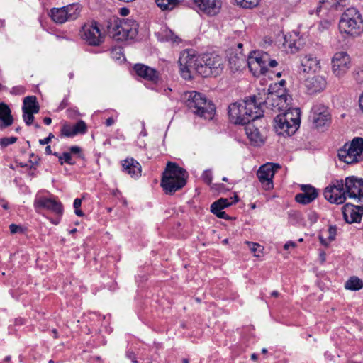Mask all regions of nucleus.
Segmentation results:
<instances>
[{"instance_id":"26","label":"nucleus","mask_w":363,"mask_h":363,"mask_svg":"<svg viewBox=\"0 0 363 363\" xmlns=\"http://www.w3.org/2000/svg\"><path fill=\"white\" fill-rule=\"evenodd\" d=\"M0 128L4 129L12 125L13 118L9 106L4 102L0 103Z\"/></svg>"},{"instance_id":"58","label":"nucleus","mask_w":363,"mask_h":363,"mask_svg":"<svg viewBox=\"0 0 363 363\" xmlns=\"http://www.w3.org/2000/svg\"><path fill=\"white\" fill-rule=\"evenodd\" d=\"M128 13V10L125 8H123L121 9V13L123 16H126Z\"/></svg>"},{"instance_id":"36","label":"nucleus","mask_w":363,"mask_h":363,"mask_svg":"<svg viewBox=\"0 0 363 363\" xmlns=\"http://www.w3.org/2000/svg\"><path fill=\"white\" fill-rule=\"evenodd\" d=\"M36 113L35 112L32 111H23V118L25 122V123L27 125H30L33 121H34V114Z\"/></svg>"},{"instance_id":"54","label":"nucleus","mask_w":363,"mask_h":363,"mask_svg":"<svg viewBox=\"0 0 363 363\" xmlns=\"http://www.w3.org/2000/svg\"><path fill=\"white\" fill-rule=\"evenodd\" d=\"M50 142V141L48 140V138L47 137H46V138H43V139H40V140H39V143H40V145H43L48 144Z\"/></svg>"},{"instance_id":"25","label":"nucleus","mask_w":363,"mask_h":363,"mask_svg":"<svg viewBox=\"0 0 363 363\" xmlns=\"http://www.w3.org/2000/svg\"><path fill=\"white\" fill-rule=\"evenodd\" d=\"M301 62L304 72H316L320 69L319 60L311 54L302 57Z\"/></svg>"},{"instance_id":"63","label":"nucleus","mask_w":363,"mask_h":363,"mask_svg":"<svg viewBox=\"0 0 363 363\" xmlns=\"http://www.w3.org/2000/svg\"><path fill=\"white\" fill-rule=\"evenodd\" d=\"M69 77L70 79H72L74 77V73L73 72H70L69 74Z\"/></svg>"},{"instance_id":"32","label":"nucleus","mask_w":363,"mask_h":363,"mask_svg":"<svg viewBox=\"0 0 363 363\" xmlns=\"http://www.w3.org/2000/svg\"><path fill=\"white\" fill-rule=\"evenodd\" d=\"M229 63L232 67L233 66L235 69H239L245 63V57L240 53L238 55H237L234 57L230 56L229 58Z\"/></svg>"},{"instance_id":"49","label":"nucleus","mask_w":363,"mask_h":363,"mask_svg":"<svg viewBox=\"0 0 363 363\" xmlns=\"http://www.w3.org/2000/svg\"><path fill=\"white\" fill-rule=\"evenodd\" d=\"M115 123V120L113 119V118L112 117H109L108 118L106 119V126H111L112 125L113 123Z\"/></svg>"},{"instance_id":"19","label":"nucleus","mask_w":363,"mask_h":363,"mask_svg":"<svg viewBox=\"0 0 363 363\" xmlns=\"http://www.w3.org/2000/svg\"><path fill=\"white\" fill-rule=\"evenodd\" d=\"M234 199L235 200L233 201H230L228 199L225 198L219 199L211 204V211L219 218L230 220V217L228 216L223 209L238 201L237 195L234 196Z\"/></svg>"},{"instance_id":"12","label":"nucleus","mask_w":363,"mask_h":363,"mask_svg":"<svg viewBox=\"0 0 363 363\" xmlns=\"http://www.w3.org/2000/svg\"><path fill=\"white\" fill-rule=\"evenodd\" d=\"M344 187L346 198L363 203V179L355 176L347 177L344 180Z\"/></svg>"},{"instance_id":"7","label":"nucleus","mask_w":363,"mask_h":363,"mask_svg":"<svg viewBox=\"0 0 363 363\" xmlns=\"http://www.w3.org/2000/svg\"><path fill=\"white\" fill-rule=\"evenodd\" d=\"M137 23L135 21H127L118 18L108 22V33L116 40L123 41L133 38L136 33Z\"/></svg>"},{"instance_id":"55","label":"nucleus","mask_w":363,"mask_h":363,"mask_svg":"<svg viewBox=\"0 0 363 363\" xmlns=\"http://www.w3.org/2000/svg\"><path fill=\"white\" fill-rule=\"evenodd\" d=\"M43 122H44V123L45 125H50L51 123L52 119L50 118H49V117H45L43 119Z\"/></svg>"},{"instance_id":"45","label":"nucleus","mask_w":363,"mask_h":363,"mask_svg":"<svg viewBox=\"0 0 363 363\" xmlns=\"http://www.w3.org/2000/svg\"><path fill=\"white\" fill-rule=\"evenodd\" d=\"M308 218L310 220L311 224H313L317 222L318 216L315 212L311 211L308 213Z\"/></svg>"},{"instance_id":"43","label":"nucleus","mask_w":363,"mask_h":363,"mask_svg":"<svg viewBox=\"0 0 363 363\" xmlns=\"http://www.w3.org/2000/svg\"><path fill=\"white\" fill-rule=\"evenodd\" d=\"M178 38V37L177 35H175L174 33H172L171 30H165V39L166 40H170V41H172V42H177V39Z\"/></svg>"},{"instance_id":"60","label":"nucleus","mask_w":363,"mask_h":363,"mask_svg":"<svg viewBox=\"0 0 363 363\" xmlns=\"http://www.w3.org/2000/svg\"><path fill=\"white\" fill-rule=\"evenodd\" d=\"M47 138L50 141H51V140L54 138V135L50 133Z\"/></svg>"},{"instance_id":"3","label":"nucleus","mask_w":363,"mask_h":363,"mask_svg":"<svg viewBox=\"0 0 363 363\" xmlns=\"http://www.w3.org/2000/svg\"><path fill=\"white\" fill-rule=\"evenodd\" d=\"M262 108L257 105V98L252 96L241 102L229 105L228 116L230 121L237 125H246L263 116Z\"/></svg>"},{"instance_id":"64","label":"nucleus","mask_w":363,"mask_h":363,"mask_svg":"<svg viewBox=\"0 0 363 363\" xmlns=\"http://www.w3.org/2000/svg\"><path fill=\"white\" fill-rule=\"evenodd\" d=\"M182 363H189V361L187 359H182Z\"/></svg>"},{"instance_id":"59","label":"nucleus","mask_w":363,"mask_h":363,"mask_svg":"<svg viewBox=\"0 0 363 363\" xmlns=\"http://www.w3.org/2000/svg\"><path fill=\"white\" fill-rule=\"evenodd\" d=\"M271 296L273 297H277L279 296V292L277 291H274L272 292Z\"/></svg>"},{"instance_id":"21","label":"nucleus","mask_w":363,"mask_h":363,"mask_svg":"<svg viewBox=\"0 0 363 363\" xmlns=\"http://www.w3.org/2000/svg\"><path fill=\"white\" fill-rule=\"evenodd\" d=\"M194 4L203 13L210 15H216L220 9V0H193Z\"/></svg>"},{"instance_id":"24","label":"nucleus","mask_w":363,"mask_h":363,"mask_svg":"<svg viewBox=\"0 0 363 363\" xmlns=\"http://www.w3.org/2000/svg\"><path fill=\"white\" fill-rule=\"evenodd\" d=\"M123 171L131 177L137 179L141 176L142 167L133 157H128L122 162Z\"/></svg>"},{"instance_id":"5","label":"nucleus","mask_w":363,"mask_h":363,"mask_svg":"<svg viewBox=\"0 0 363 363\" xmlns=\"http://www.w3.org/2000/svg\"><path fill=\"white\" fill-rule=\"evenodd\" d=\"M183 100L189 110L201 118L211 120L215 115V105L199 92L187 91L184 94Z\"/></svg>"},{"instance_id":"27","label":"nucleus","mask_w":363,"mask_h":363,"mask_svg":"<svg viewBox=\"0 0 363 363\" xmlns=\"http://www.w3.org/2000/svg\"><path fill=\"white\" fill-rule=\"evenodd\" d=\"M245 129L247 138L254 145L259 146L264 143L260 132L252 123H250V122L247 123Z\"/></svg>"},{"instance_id":"2","label":"nucleus","mask_w":363,"mask_h":363,"mask_svg":"<svg viewBox=\"0 0 363 363\" xmlns=\"http://www.w3.org/2000/svg\"><path fill=\"white\" fill-rule=\"evenodd\" d=\"M225 62L221 56L214 53H206L196 57L188 52H184L179 59L181 75L186 79L191 78V74L193 71L203 77H216L222 73Z\"/></svg>"},{"instance_id":"47","label":"nucleus","mask_w":363,"mask_h":363,"mask_svg":"<svg viewBox=\"0 0 363 363\" xmlns=\"http://www.w3.org/2000/svg\"><path fill=\"white\" fill-rule=\"evenodd\" d=\"M296 245L293 241H288L284 245V250H288L289 247H296Z\"/></svg>"},{"instance_id":"62","label":"nucleus","mask_w":363,"mask_h":363,"mask_svg":"<svg viewBox=\"0 0 363 363\" xmlns=\"http://www.w3.org/2000/svg\"><path fill=\"white\" fill-rule=\"evenodd\" d=\"M52 333H53V334H54V337H55V338H57V330H56V329H53V330H52Z\"/></svg>"},{"instance_id":"18","label":"nucleus","mask_w":363,"mask_h":363,"mask_svg":"<svg viewBox=\"0 0 363 363\" xmlns=\"http://www.w3.org/2000/svg\"><path fill=\"white\" fill-rule=\"evenodd\" d=\"M34 204L36 208L47 209L57 215L61 216L63 213L62 204L53 199L39 197L35 200Z\"/></svg>"},{"instance_id":"14","label":"nucleus","mask_w":363,"mask_h":363,"mask_svg":"<svg viewBox=\"0 0 363 363\" xmlns=\"http://www.w3.org/2000/svg\"><path fill=\"white\" fill-rule=\"evenodd\" d=\"M280 167L279 164L267 163L262 165L257 172V176L265 190L273 189V181L275 169Z\"/></svg>"},{"instance_id":"35","label":"nucleus","mask_w":363,"mask_h":363,"mask_svg":"<svg viewBox=\"0 0 363 363\" xmlns=\"http://www.w3.org/2000/svg\"><path fill=\"white\" fill-rule=\"evenodd\" d=\"M10 233L11 234H21L23 235L26 233L27 229L21 225H16L12 223L9 225Z\"/></svg>"},{"instance_id":"37","label":"nucleus","mask_w":363,"mask_h":363,"mask_svg":"<svg viewBox=\"0 0 363 363\" xmlns=\"http://www.w3.org/2000/svg\"><path fill=\"white\" fill-rule=\"evenodd\" d=\"M17 141V138L12 136V137H5L0 139V145L2 147H6L9 145L13 144Z\"/></svg>"},{"instance_id":"22","label":"nucleus","mask_w":363,"mask_h":363,"mask_svg":"<svg viewBox=\"0 0 363 363\" xmlns=\"http://www.w3.org/2000/svg\"><path fill=\"white\" fill-rule=\"evenodd\" d=\"M305 86L309 94L322 91L326 86V81L321 76H312L306 79Z\"/></svg>"},{"instance_id":"39","label":"nucleus","mask_w":363,"mask_h":363,"mask_svg":"<svg viewBox=\"0 0 363 363\" xmlns=\"http://www.w3.org/2000/svg\"><path fill=\"white\" fill-rule=\"evenodd\" d=\"M82 201L81 199L77 198L74 199V203H73V206L74 208V213L78 216H84L83 211L80 209V207L82 205Z\"/></svg>"},{"instance_id":"15","label":"nucleus","mask_w":363,"mask_h":363,"mask_svg":"<svg viewBox=\"0 0 363 363\" xmlns=\"http://www.w3.org/2000/svg\"><path fill=\"white\" fill-rule=\"evenodd\" d=\"M310 118L317 128L328 126L330 123V115L328 108L322 104L313 106Z\"/></svg>"},{"instance_id":"52","label":"nucleus","mask_w":363,"mask_h":363,"mask_svg":"<svg viewBox=\"0 0 363 363\" xmlns=\"http://www.w3.org/2000/svg\"><path fill=\"white\" fill-rule=\"evenodd\" d=\"M359 108L363 112V92L362 94L360 95L359 96Z\"/></svg>"},{"instance_id":"44","label":"nucleus","mask_w":363,"mask_h":363,"mask_svg":"<svg viewBox=\"0 0 363 363\" xmlns=\"http://www.w3.org/2000/svg\"><path fill=\"white\" fill-rule=\"evenodd\" d=\"M70 154H77L79 158H82V148L79 146H72L69 148Z\"/></svg>"},{"instance_id":"28","label":"nucleus","mask_w":363,"mask_h":363,"mask_svg":"<svg viewBox=\"0 0 363 363\" xmlns=\"http://www.w3.org/2000/svg\"><path fill=\"white\" fill-rule=\"evenodd\" d=\"M337 234V228L335 225H330L327 230H323L319 235V239L321 244L327 247L329 243L333 241Z\"/></svg>"},{"instance_id":"56","label":"nucleus","mask_w":363,"mask_h":363,"mask_svg":"<svg viewBox=\"0 0 363 363\" xmlns=\"http://www.w3.org/2000/svg\"><path fill=\"white\" fill-rule=\"evenodd\" d=\"M254 252V256L260 257L263 255V251H252Z\"/></svg>"},{"instance_id":"46","label":"nucleus","mask_w":363,"mask_h":363,"mask_svg":"<svg viewBox=\"0 0 363 363\" xmlns=\"http://www.w3.org/2000/svg\"><path fill=\"white\" fill-rule=\"evenodd\" d=\"M266 68L268 69V67H275L278 63L275 60L270 59L269 55H268V60H266Z\"/></svg>"},{"instance_id":"57","label":"nucleus","mask_w":363,"mask_h":363,"mask_svg":"<svg viewBox=\"0 0 363 363\" xmlns=\"http://www.w3.org/2000/svg\"><path fill=\"white\" fill-rule=\"evenodd\" d=\"M45 153L47 155H51L52 154V150H51V147L50 145H48L46 147H45Z\"/></svg>"},{"instance_id":"42","label":"nucleus","mask_w":363,"mask_h":363,"mask_svg":"<svg viewBox=\"0 0 363 363\" xmlns=\"http://www.w3.org/2000/svg\"><path fill=\"white\" fill-rule=\"evenodd\" d=\"M62 157L64 163H67L70 165H73L75 164V161L73 160L72 155L69 152H63L62 154Z\"/></svg>"},{"instance_id":"33","label":"nucleus","mask_w":363,"mask_h":363,"mask_svg":"<svg viewBox=\"0 0 363 363\" xmlns=\"http://www.w3.org/2000/svg\"><path fill=\"white\" fill-rule=\"evenodd\" d=\"M73 133L74 135H79V134H84L87 131V126L86 123L82 121L79 120L77 121L74 125Z\"/></svg>"},{"instance_id":"34","label":"nucleus","mask_w":363,"mask_h":363,"mask_svg":"<svg viewBox=\"0 0 363 363\" xmlns=\"http://www.w3.org/2000/svg\"><path fill=\"white\" fill-rule=\"evenodd\" d=\"M74 127L68 124H65L61 128V135L64 137L72 138L75 136L73 133Z\"/></svg>"},{"instance_id":"29","label":"nucleus","mask_w":363,"mask_h":363,"mask_svg":"<svg viewBox=\"0 0 363 363\" xmlns=\"http://www.w3.org/2000/svg\"><path fill=\"white\" fill-rule=\"evenodd\" d=\"M22 111H32L35 113L39 112L40 106L35 96H28L24 98Z\"/></svg>"},{"instance_id":"51","label":"nucleus","mask_w":363,"mask_h":363,"mask_svg":"<svg viewBox=\"0 0 363 363\" xmlns=\"http://www.w3.org/2000/svg\"><path fill=\"white\" fill-rule=\"evenodd\" d=\"M53 155L58 158L60 164L62 165L64 164V162L62 160V155H60L58 152H54Z\"/></svg>"},{"instance_id":"10","label":"nucleus","mask_w":363,"mask_h":363,"mask_svg":"<svg viewBox=\"0 0 363 363\" xmlns=\"http://www.w3.org/2000/svg\"><path fill=\"white\" fill-rule=\"evenodd\" d=\"M344 189L343 179L333 180L324 189V197L331 203L342 204L347 199Z\"/></svg>"},{"instance_id":"30","label":"nucleus","mask_w":363,"mask_h":363,"mask_svg":"<svg viewBox=\"0 0 363 363\" xmlns=\"http://www.w3.org/2000/svg\"><path fill=\"white\" fill-rule=\"evenodd\" d=\"M183 0H155L157 6L162 11H170L174 9Z\"/></svg>"},{"instance_id":"4","label":"nucleus","mask_w":363,"mask_h":363,"mask_svg":"<svg viewBox=\"0 0 363 363\" xmlns=\"http://www.w3.org/2000/svg\"><path fill=\"white\" fill-rule=\"evenodd\" d=\"M187 172L176 162H168L162 173L161 186L167 194L172 195L186 184Z\"/></svg>"},{"instance_id":"20","label":"nucleus","mask_w":363,"mask_h":363,"mask_svg":"<svg viewBox=\"0 0 363 363\" xmlns=\"http://www.w3.org/2000/svg\"><path fill=\"white\" fill-rule=\"evenodd\" d=\"M302 193L298 194L295 196L296 202L302 204H308L315 200L318 195V191L315 188L309 184L301 186Z\"/></svg>"},{"instance_id":"31","label":"nucleus","mask_w":363,"mask_h":363,"mask_svg":"<svg viewBox=\"0 0 363 363\" xmlns=\"http://www.w3.org/2000/svg\"><path fill=\"white\" fill-rule=\"evenodd\" d=\"M345 287L348 290L357 291L363 287V281L359 277L353 276L345 282Z\"/></svg>"},{"instance_id":"13","label":"nucleus","mask_w":363,"mask_h":363,"mask_svg":"<svg viewBox=\"0 0 363 363\" xmlns=\"http://www.w3.org/2000/svg\"><path fill=\"white\" fill-rule=\"evenodd\" d=\"M268 60V53L264 52L254 51L251 52L247 59V65L250 70L255 76L265 74L267 72L266 60Z\"/></svg>"},{"instance_id":"53","label":"nucleus","mask_w":363,"mask_h":363,"mask_svg":"<svg viewBox=\"0 0 363 363\" xmlns=\"http://www.w3.org/2000/svg\"><path fill=\"white\" fill-rule=\"evenodd\" d=\"M0 204L6 210L9 208L8 203L6 201H4V199L0 200Z\"/></svg>"},{"instance_id":"9","label":"nucleus","mask_w":363,"mask_h":363,"mask_svg":"<svg viewBox=\"0 0 363 363\" xmlns=\"http://www.w3.org/2000/svg\"><path fill=\"white\" fill-rule=\"evenodd\" d=\"M80 12L81 6L79 4H71L60 8H52L50 9V16L55 23L62 24L76 20Z\"/></svg>"},{"instance_id":"6","label":"nucleus","mask_w":363,"mask_h":363,"mask_svg":"<svg viewBox=\"0 0 363 363\" xmlns=\"http://www.w3.org/2000/svg\"><path fill=\"white\" fill-rule=\"evenodd\" d=\"M339 29L341 33L353 37L363 33V18L355 7L347 8L343 12L339 21Z\"/></svg>"},{"instance_id":"17","label":"nucleus","mask_w":363,"mask_h":363,"mask_svg":"<svg viewBox=\"0 0 363 363\" xmlns=\"http://www.w3.org/2000/svg\"><path fill=\"white\" fill-rule=\"evenodd\" d=\"M345 220L347 223H359L363 215V206L346 203L342 208Z\"/></svg>"},{"instance_id":"50","label":"nucleus","mask_w":363,"mask_h":363,"mask_svg":"<svg viewBox=\"0 0 363 363\" xmlns=\"http://www.w3.org/2000/svg\"><path fill=\"white\" fill-rule=\"evenodd\" d=\"M319 260L320 263H323L325 260V253L324 251H321L319 254Z\"/></svg>"},{"instance_id":"38","label":"nucleus","mask_w":363,"mask_h":363,"mask_svg":"<svg viewBox=\"0 0 363 363\" xmlns=\"http://www.w3.org/2000/svg\"><path fill=\"white\" fill-rule=\"evenodd\" d=\"M26 89L23 85L15 86L10 90V94L15 96H21L26 93Z\"/></svg>"},{"instance_id":"1","label":"nucleus","mask_w":363,"mask_h":363,"mask_svg":"<svg viewBox=\"0 0 363 363\" xmlns=\"http://www.w3.org/2000/svg\"><path fill=\"white\" fill-rule=\"evenodd\" d=\"M262 104L274 112L283 111L274 118V126L279 135H293L299 128L300 109L291 108L284 94L269 93L264 101L257 99V105L261 107Z\"/></svg>"},{"instance_id":"16","label":"nucleus","mask_w":363,"mask_h":363,"mask_svg":"<svg viewBox=\"0 0 363 363\" xmlns=\"http://www.w3.org/2000/svg\"><path fill=\"white\" fill-rule=\"evenodd\" d=\"M350 64V57L347 52H337L332 59L333 72L336 76H341L349 69Z\"/></svg>"},{"instance_id":"61","label":"nucleus","mask_w":363,"mask_h":363,"mask_svg":"<svg viewBox=\"0 0 363 363\" xmlns=\"http://www.w3.org/2000/svg\"><path fill=\"white\" fill-rule=\"evenodd\" d=\"M65 106H66V103H65V100H63V101L61 102L60 107H61L62 108H64L65 107Z\"/></svg>"},{"instance_id":"8","label":"nucleus","mask_w":363,"mask_h":363,"mask_svg":"<svg viewBox=\"0 0 363 363\" xmlns=\"http://www.w3.org/2000/svg\"><path fill=\"white\" fill-rule=\"evenodd\" d=\"M363 138H354L350 143H345L338 150L337 157L340 161L347 164L359 162L363 160Z\"/></svg>"},{"instance_id":"48","label":"nucleus","mask_w":363,"mask_h":363,"mask_svg":"<svg viewBox=\"0 0 363 363\" xmlns=\"http://www.w3.org/2000/svg\"><path fill=\"white\" fill-rule=\"evenodd\" d=\"M246 244L247 245V247H249L250 250H257V247H259V245L255 242H247Z\"/></svg>"},{"instance_id":"23","label":"nucleus","mask_w":363,"mask_h":363,"mask_svg":"<svg viewBox=\"0 0 363 363\" xmlns=\"http://www.w3.org/2000/svg\"><path fill=\"white\" fill-rule=\"evenodd\" d=\"M135 73L143 79L156 83L159 80L158 72L143 64H136L134 66Z\"/></svg>"},{"instance_id":"11","label":"nucleus","mask_w":363,"mask_h":363,"mask_svg":"<svg viewBox=\"0 0 363 363\" xmlns=\"http://www.w3.org/2000/svg\"><path fill=\"white\" fill-rule=\"evenodd\" d=\"M81 38L91 46H99L104 41V36L96 21L85 23L80 31Z\"/></svg>"},{"instance_id":"40","label":"nucleus","mask_w":363,"mask_h":363,"mask_svg":"<svg viewBox=\"0 0 363 363\" xmlns=\"http://www.w3.org/2000/svg\"><path fill=\"white\" fill-rule=\"evenodd\" d=\"M330 26L331 22L329 20L324 19L318 23V30L319 32L322 33L324 32L325 30H328Z\"/></svg>"},{"instance_id":"41","label":"nucleus","mask_w":363,"mask_h":363,"mask_svg":"<svg viewBox=\"0 0 363 363\" xmlns=\"http://www.w3.org/2000/svg\"><path fill=\"white\" fill-rule=\"evenodd\" d=\"M201 178L206 184H211L213 180L211 171L210 169L205 170L201 175Z\"/></svg>"}]
</instances>
